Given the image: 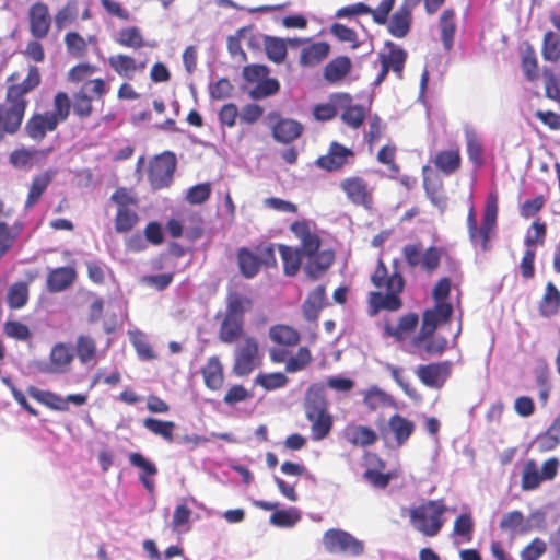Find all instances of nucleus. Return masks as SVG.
I'll return each mask as SVG.
<instances>
[{
  "label": "nucleus",
  "mask_w": 560,
  "mask_h": 560,
  "mask_svg": "<svg viewBox=\"0 0 560 560\" xmlns=\"http://www.w3.org/2000/svg\"><path fill=\"white\" fill-rule=\"evenodd\" d=\"M269 338L273 343L285 348H292L299 345L301 340L300 332L292 326L277 324L269 328Z\"/></svg>",
  "instance_id": "nucleus-37"
},
{
  "label": "nucleus",
  "mask_w": 560,
  "mask_h": 560,
  "mask_svg": "<svg viewBox=\"0 0 560 560\" xmlns=\"http://www.w3.org/2000/svg\"><path fill=\"white\" fill-rule=\"evenodd\" d=\"M77 270L72 266H65L50 269L46 279V289L50 293L66 291L75 282Z\"/></svg>",
  "instance_id": "nucleus-22"
},
{
  "label": "nucleus",
  "mask_w": 560,
  "mask_h": 560,
  "mask_svg": "<svg viewBox=\"0 0 560 560\" xmlns=\"http://www.w3.org/2000/svg\"><path fill=\"white\" fill-rule=\"evenodd\" d=\"M176 170V158L173 152H164L156 156L150 165L148 179L153 189L170 186Z\"/></svg>",
  "instance_id": "nucleus-15"
},
{
  "label": "nucleus",
  "mask_w": 560,
  "mask_h": 560,
  "mask_svg": "<svg viewBox=\"0 0 560 560\" xmlns=\"http://www.w3.org/2000/svg\"><path fill=\"white\" fill-rule=\"evenodd\" d=\"M106 91V83L101 78L83 83L80 90L73 94L71 108L74 114L81 119L89 118L93 113L92 101L102 98Z\"/></svg>",
  "instance_id": "nucleus-12"
},
{
  "label": "nucleus",
  "mask_w": 560,
  "mask_h": 560,
  "mask_svg": "<svg viewBox=\"0 0 560 560\" xmlns=\"http://www.w3.org/2000/svg\"><path fill=\"white\" fill-rule=\"evenodd\" d=\"M339 188L347 200L357 207L371 210L374 206V187L360 175L343 177L339 182Z\"/></svg>",
  "instance_id": "nucleus-10"
},
{
  "label": "nucleus",
  "mask_w": 560,
  "mask_h": 560,
  "mask_svg": "<svg viewBox=\"0 0 560 560\" xmlns=\"http://www.w3.org/2000/svg\"><path fill=\"white\" fill-rule=\"evenodd\" d=\"M466 149L468 158L475 166L480 167L483 165V147L474 131L466 132Z\"/></svg>",
  "instance_id": "nucleus-58"
},
{
  "label": "nucleus",
  "mask_w": 560,
  "mask_h": 560,
  "mask_svg": "<svg viewBox=\"0 0 560 560\" xmlns=\"http://www.w3.org/2000/svg\"><path fill=\"white\" fill-rule=\"evenodd\" d=\"M278 249L283 262L284 275L295 276L301 268L302 257H304L301 250L283 244L279 245Z\"/></svg>",
  "instance_id": "nucleus-46"
},
{
  "label": "nucleus",
  "mask_w": 560,
  "mask_h": 560,
  "mask_svg": "<svg viewBox=\"0 0 560 560\" xmlns=\"http://www.w3.org/2000/svg\"><path fill=\"white\" fill-rule=\"evenodd\" d=\"M326 305V290L324 285H317L311 291L303 304V313L307 320L317 319L319 312Z\"/></svg>",
  "instance_id": "nucleus-43"
},
{
  "label": "nucleus",
  "mask_w": 560,
  "mask_h": 560,
  "mask_svg": "<svg viewBox=\"0 0 560 560\" xmlns=\"http://www.w3.org/2000/svg\"><path fill=\"white\" fill-rule=\"evenodd\" d=\"M139 222L138 213L131 208L117 209L114 225L117 233L130 232Z\"/></svg>",
  "instance_id": "nucleus-53"
},
{
  "label": "nucleus",
  "mask_w": 560,
  "mask_h": 560,
  "mask_svg": "<svg viewBox=\"0 0 560 560\" xmlns=\"http://www.w3.org/2000/svg\"><path fill=\"white\" fill-rule=\"evenodd\" d=\"M148 60L137 62V60L127 54H117L109 56V67L119 75L126 79H133L137 72H142L147 68Z\"/></svg>",
  "instance_id": "nucleus-24"
},
{
  "label": "nucleus",
  "mask_w": 560,
  "mask_h": 560,
  "mask_svg": "<svg viewBox=\"0 0 560 560\" xmlns=\"http://www.w3.org/2000/svg\"><path fill=\"white\" fill-rule=\"evenodd\" d=\"M304 410L306 419L312 423V439L322 441L332 428V417L327 410L324 384L314 383L307 388L304 397Z\"/></svg>",
  "instance_id": "nucleus-5"
},
{
  "label": "nucleus",
  "mask_w": 560,
  "mask_h": 560,
  "mask_svg": "<svg viewBox=\"0 0 560 560\" xmlns=\"http://www.w3.org/2000/svg\"><path fill=\"white\" fill-rule=\"evenodd\" d=\"M301 518L298 510H275L270 516V523L278 527H293Z\"/></svg>",
  "instance_id": "nucleus-62"
},
{
  "label": "nucleus",
  "mask_w": 560,
  "mask_h": 560,
  "mask_svg": "<svg viewBox=\"0 0 560 560\" xmlns=\"http://www.w3.org/2000/svg\"><path fill=\"white\" fill-rule=\"evenodd\" d=\"M65 45L73 57L81 58L88 52V43L78 32H68L65 35Z\"/></svg>",
  "instance_id": "nucleus-60"
},
{
  "label": "nucleus",
  "mask_w": 560,
  "mask_h": 560,
  "mask_svg": "<svg viewBox=\"0 0 560 560\" xmlns=\"http://www.w3.org/2000/svg\"><path fill=\"white\" fill-rule=\"evenodd\" d=\"M280 90V83L276 78L260 80L250 91L249 96L253 100H262L277 94Z\"/></svg>",
  "instance_id": "nucleus-56"
},
{
  "label": "nucleus",
  "mask_w": 560,
  "mask_h": 560,
  "mask_svg": "<svg viewBox=\"0 0 560 560\" xmlns=\"http://www.w3.org/2000/svg\"><path fill=\"white\" fill-rule=\"evenodd\" d=\"M237 265L241 275L246 279H252L260 271V264L256 253L247 247H240L236 252Z\"/></svg>",
  "instance_id": "nucleus-42"
},
{
  "label": "nucleus",
  "mask_w": 560,
  "mask_h": 560,
  "mask_svg": "<svg viewBox=\"0 0 560 560\" xmlns=\"http://www.w3.org/2000/svg\"><path fill=\"white\" fill-rule=\"evenodd\" d=\"M498 195L490 192L488 195L485 211L482 214L481 225L478 224L468 231V236L471 244L479 247L482 252L491 249L490 241L495 236L498 225Z\"/></svg>",
  "instance_id": "nucleus-7"
},
{
  "label": "nucleus",
  "mask_w": 560,
  "mask_h": 560,
  "mask_svg": "<svg viewBox=\"0 0 560 560\" xmlns=\"http://www.w3.org/2000/svg\"><path fill=\"white\" fill-rule=\"evenodd\" d=\"M453 363L448 360L419 365L416 374L420 382L431 388L440 389L450 378Z\"/></svg>",
  "instance_id": "nucleus-19"
},
{
  "label": "nucleus",
  "mask_w": 560,
  "mask_h": 560,
  "mask_svg": "<svg viewBox=\"0 0 560 560\" xmlns=\"http://www.w3.org/2000/svg\"><path fill=\"white\" fill-rule=\"evenodd\" d=\"M352 61L347 56L332 58L323 70V78L331 84L342 81L351 71Z\"/></svg>",
  "instance_id": "nucleus-32"
},
{
  "label": "nucleus",
  "mask_w": 560,
  "mask_h": 560,
  "mask_svg": "<svg viewBox=\"0 0 560 560\" xmlns=\"http://www.w3.org/2000/svg\"><path fill=\"white\" fill-rule=\"evenodd\" d=\"M55 176V172L51 170H47L35 177H33L32 183L30 185L28 194L24 203L25 209L33 208L42 198L43 194L48 188L49 184L52 182Z\"/></svg>",
  "instance_id": "nucleus-35"
},
{
  "label": "nucleus",
  "mask_w": 560,
  "mask_h": 560,
  "mask_svg": "<svg viewBox=\"0 0 560 560\" xmlns=\"http://www.w3.org/2000/svg\"><path fill=\"white\" fill-rule=\"evenodd\" d=\"M52 152V148L35 149L20 148L13 150L9 155V162L19 168L31 167L33 164L45 161Z\"/></svg>",
  "instance_id": "nucleus-28"
},
{
  "label": "nucleus",
  "mask_w": 560,
  "mask_h": 560,
  "mask_svg": "<svg viewBox=\"0 0 560 560\" xmlns=\"http://www.w3.org/2000/svg\"><path fill=\"white\" fill-rule=\"evenodd\" d=\"M538 310L540 316L546 318L558 314L560 310V291L552 282H548L546 284L545 293L539 301Z\"/></svg>",
  "instance_id": "nucleus-41"
},
{
  "label": "nucleus",
  "mask_w": 560,
  "mask_h": 560,
  "mask_svg": "<svg viewBox=\"0 0 560 560\" xmlns=\"http://www.w3.org/2000/svg\"><path fill=\"white\" fill-rule=\"evenodd\" d=\"M264 47L269 60L275 63H282L288 54L287 42L279 37L266 36Z\"/></svg>",
  "instance_id": "nucleus-51"
},
{
  "label": "nucleus",
  "mask_w": 560,
  "mask_h": 560,
  "mask_svg": "<svg viewBox=\"0 0 560 560\" xmlns=\"http://www.w3.org/2000/svg\"><path fill=\"white\" fill-rule=\"evenodd\" d=\"M453 307L450 303H435L433 308L425 310L422 314V325L413 339L415 346H420L431 337L439 325L450 320Z\"/></svg>",
  "instance_id": "nucleus-14"
},
{
  "label": "nucleus",
  "mask_w": 560,
  "mask_h": 560,
  "mask_svg": "<svg viewBox=\"0 0 560 560\" xmlns=\"http://www.w3.org/2000/svg\"><path fill=\"white\" fill-rule=\"evenodd\" d=\"M78 10L74 1H70L60 8L54 18L55 26L57 31H61L65 27L72 24L77 19Z\"/></svg>",
  "instance_id": "nucleus-61"
},
{
  "label": "nucleus",
  "mask_w": 560,
  "mask_h": 560,
  "mask_svg": "<svg viewBox=\"0 0 560 560\" xmlns=\"http://www.w3.org/2000/svg\"><path fill=\"white\" fill-rule=\"evenodd\" d=\"M75 355L81 364L95 365L97 362V343L90 335H79L74 345Z\"/></svg>",
  "instance_id": "nucleus-36"
},
{
  "label": "nucleus",
  "mask_w": 560,
  "mask_h": 560,
  "mask_svg": "<svg viewBox=\"0 0 560 560\" xmlns=\"http://www.w3.org/2000/svg\"><path fill=\"white\" fill-rule=\"evenodd\" d=\"M261 364V354L258 340L253 336H245L234 351L233 373L236 376L249 375Z\"/></svg>",
  "instance_id": "nucleus-9"
},
{
  "label": "nucleus",
  "mask_w": 560,
  "mask_h": 560,
  "mask_svg": "<svg viewBox=\"0 0 560 560\" xmlns=\"http://www.w3.org/2000/svg\"><path fill=\"white\" fill-rule=\"evenodd\" d=\"M521 66H522L524 75L528 81H535L538 79V77H539L538 59H537L535 49L529 45L522 54Z\"/></svg>",
  "instance_id": "nucleus-55"
},
{
  "label": "nucleus",
  "mask_w": 560,
  "mask_h": 560,
  "mask_svg": "<svg viewBox=\"0 0 560 560\" xmlns=\"http://www.w3.org/2000/svg\"><path fill=\"white\" fill-rule=\"evenodd\" d=\"M541 475L538 470L537 463L528 459L523 467L521 487L524 491L535 490L542 482Z\"/></svg>",
  "instance_id": "nucleus-52"
},
{
  "label": "nucleus",
  "mask_w": 560,
  "mask_h": 560,
  "mask_svg": "<svg viewBox=\"0 0 560 560\" xmlns=\"http://www.w3.org/2000/svg\"><path fill=\"white\" fill-rule=\"evenodd\" d=\"M28 395L42 405L57 411H68L69 406L63 397L49 390H43L35 386L27 389Z\"/></svg>",
  "instance_id": "nucleus-45"
},
{
  "label": "nucleus",
  "mask_w": 560,
  "mask_h": 560,
  "mask_svg": "<svg viewBox=\"0 0 560 560\" xmlns=\"http://www.w3.org/2000/svg\"><path fill=\"white\" fill-rule=\"evenodd\" d=\"M386 52H380L378 59L381 62V71L375 79V84L378 85L386 79L389 71L396 73L397 78H402L405 63L407 60V51L393 42H386Z\"/></svg>",
  "instance_id": "nucleus-16"
},
{
  "label": "nucleus",
  "mask_w": 560,
  "mask_h": 560,
  "mask_svg": "<svg viewBox=\"0 0 560 560\" xmlns=\"http://www.w3.org/2000/svg\"><path fill=\"white\" fill-rule=\"evenodd\" d=\"M411 24L412 12L400 5L389 20L387 30L392 36L404 38L410 32Z\"/></svg>",
  "instance_id": "nucleus-39"
},
{
  "label": "nucleus",
  "mask_w": 560,
  "mask_h": 560,
  "mask_svg": "<svg viewBox=\"0 0 560 560\" xmlns=\"http://www.w3.org/2000/svg\"><path fill=\"white\" fill-rule=\"evenodd\" d=\"M201 374L207 388L219 390L224 384V370L219 357H210L201 369Z\"/></svg>",
  "instance_id": "nucleus-31"
},
{
  "label": "nucleus",
  "mask_w": 560,
  "mask_h": 560,
  "mask_svg": "<svg viewBox=\"0 0 560 560\" xmlns=\"http://www.w3.org/2000/svg\"><path fill=\"white\" fill-rule=\"evenodd\" d=\"M305 264V272L312 279L322 276L334 262L335 255L331 250H317L314 255H307Z\"/></svg>",
  "instance_id": "nucleus-33"
},
{
  "label": "nucleus",
  "mask_w": 560,
  "mask_h": 560,
  "mask_svg": "<svg viewBox=\"0 0 560 560\" xmlns=\"http://www.w3.org/2000/svg\"><path fill=\"white\" fill-rule=\"evenodd\" d=\"M432 162L434 167L445 176L456 173L462 166L459 148L439 151Z\"/></svg>",
  "instance_id": "nucleus-29"
},
{
  "label": "nucleus",
  "mask_w": 560,
  "mask_h": 560,
  "mask_svg": "<svg viewBox=\"0 0 560 560\" xmlns=\"http://www.w3.org/2000/svg\"><path fill=\"white\" fill-rule=\"evenodd\" d=\"M441 40L446 50H451L456 32L455 11L446 9L440 16Z\"/></svg>",
  "instance_id": "nucleus-49"
},
{
  "label": "nucleus",
  "mask_w": 560,
  "mask_h": 560,
  "mask_svg": "<svg viewBox=\"0 0 560 560\" xmlns=\"http://www.w3.org/2000/svg\"><path fill=\"white\" fill-rule=\"evenodd\" d=\"M354 158L355 153L351 148H348L338 141H331L326 154L319 155L315 160V165L328 173H336L352 165Z\"/></svg>",
  "instance_id": "nucleus-13"
},
{
  "label": "nucleus",
  "mask_w": 560,
  "mask_h": 560,
  "mask_svg": "<svg viewBox=\"0 0 560 560\" xmlns=\"http://www.w3.org/2000/svg\"><path fill=\"white\" fill-rule=\"evenodd\" d=\"M444 253V248L436 246H430L422 250L421 243L407 244L402 247V256L408 267L416 268L420 266L428 275L436 271Z\"/></svg>",
  "instance_id": "nucleus-8"
},
{
  "label": "nucleus",
  "mask_w": 560,
  "mask_h": 560,
  "mask_svg": "<svg viewBox=\"0 0 560 560\" xmlns=\"http://www.w3.org/2000/svg\"><path fill=\"white\" fill-rule=\"evenodd\" d=\"M541 55L546 61L557 62L560 59V37L548 31L544 35Z\"/></svg>",
  "instance_id": "nucleus-54"
},
{
  "label": "nucleus",
  "mask_w": 560,
  "mask_h": 560,
  "mask_svg": "<svg viewBox=\"0 0 560 560\" xmlns=\"http://www.w3.org/2000/svg\"><path fill=\"white\" fill-rule=\"evenodd\" d=\"M143 427L152 434L161 436L168 443H173L175 441L174 431L176 429V423L174 421L149 417L143 420Z\"/></svg>",
  "instance_id": "nucleus-48"
},
{
  "label": "nucleus",
  "mask_w": 560,
  "mask_h": 560,
  "mask_svg": "<svg viewBox=\"0 0 560 560\" xmlns=\"http://www.w3.org/2000/svg\"><path fill=\"white\" fill-rule=\"evenodd\" d=\"M22 226L21 222H16L12 226L3 221L0 222V260L14 246Z\"/></svg>",
  "instance_id": "nucleus-50"
},
{
  "label": "nucleus",
  "mask_w": 560,
  "mask_h": 560,
  "mask_svg": "<svg viewBox=\"0 0 560 560\" xmlns=\"http://www.w3.org/2000/svg\"><path fill=\"white\" fill-rule=\"evenodd\" d=\"M291 232L301 241V254L306 257L314 255L320 247L322 240L310 229V224L305 221H294L290 226Z\"/></svg>",
  "instance_id": "nucleus-23"
},
{
  "label": "nucleus",
  "mask_w": 560,
  "mask_h": 560,
  "mask_svg": "<svg viewBox=\"0 0 560 560\" xmlns=\"http://www.w3.org/2000/svg\"><path fill=\"white\" fill-rule=\"evenodd\" d=\"M312 361V354L308 348H299L295 355H291L285 364V371L288 373H294L305 369Z\"/></svg>",
  "instance_id": "nucleus-64"
},
{
  "label": "nucleus",
  "mask_w": 560,
  "mask_h": 560,
  "mask_svg": "<svg viewBox=\"0 0 560 560\" xmlns=\"http://www.w3.org/2000/svg\"><path fill=\"white\" fill-rule=\"evenodd\" d=\"M323 545L329 553L358 557L364 552L363 541L339 528L327 529L323 535Z\"/></svg>",
  "instance_id": "nucleus-11"
},
{
  "label": "nucleus",
  "mask_w": 560,
  "mask_h": 560,
  "mask_svg": "<svg viewBox=\"0 0 560 560\" xmlns=\"http://www.w3.org/2000/svg\"><path fill=\"white\" fill-rule=\"evenodd\" d=\"M115 42L119 46L135 50L141 49L147 45L143 34L138 26H128L121 28L118 32Z\"/></svg>",
  "instance_id": "nucleus-47"
},
{
  "label": "nucleus",
  "mask_w": 560,
  "mask_h": 560,
  "mask_svg": "<svg viewBox=\"0 0 560 560\" xmlns=\"http://www.w3.org/2000/svg\"><path fill=\"white\" fill-rule=\"evenodd\" d=\"M445 511L446 506L443 500H428L409 510L410 524L423 536L434 537L444 525L442 515Z\"/></svg>",
  "instance_id": "nucleus-6"
},
{
  "label": "nucleus",
  "mask_w": 560,
  "mask_h": 560,
  "mask_svg": "<svg viewBox=\"0 0 560 560\" xmlns=\"http://www.w3.org/2000/svg\"><path fill=\"white\" fill-rule=\"evenodd\" d=\"M74 359V353L70 345L66 342H58L52 346L49 353V371L52 373H68L71 370V364Z\"/></svg>",
  "instance_id": "nucleus-27"
},
{
  "label": "nucleus",
  "mask_w": 560,
  "mask_h": 560,
  "mask_svg": "<svg viewBox=\"0 0 560 560\" xmlns=\"http://www.w3.org/2000/svg\"><path fill=\"white\" fill-rule=\"evenodd\" d=\"M267 121L273 139L280 143L293 142L303 132L302 124L291 118H283L278 112H270L267 115Z\"/></svg>",
  "instance_id": "nucleus-18"
},
{
  "label": "nucleus",
  "mask_w": 560,
  "mask_h": 560,
  "mask_svg": "<svg viewBox=\"0 0 560 560\" xmlns=\"http://www.w3.org/2000/svg\"><path fill=\"white\" fill-rule=\"evenodd\" d=\"M130 340L136 349L138 357L141 360L150 361L156 358L155 352L152 349L151 343L149 342L147 336L142 331H135L130 334Z\"/></svg>",
  "instance_id": "nucleus-57"
},
{
  "label": "nucleus",
  "mask_w": 560,
  "mask_h": 560,
  "mask_svg": "<svg viewBox=\"0 0 560 560\" xmlns=\"http://www.w3.org/2000/svg\"><path fill=\"white\" fill-rule=\"evenodd\" d=\"M338 97L345 100L348 103V105L341 113L342 122L352 129L360 128L363 125L366 117L365 107L359 104H350L352 98L347 93L340 94Z\"/></svg>",
  "instance_id": "nucleus-40"
},
{
  "label": "nucleus",
  "mask_w": 560,
  "mask_h": 560,
  "mask_svg": "<svg viewBox=\"0 0 560 560\" xmlns=\"http://www.w3.org/2000/svg\"><path fill=\"white\" fill-rule=\"evenodd\" d=\"M364 460L369 466L363 472V479L375 489H385L394 478L393 472H384L386 462L376 453H366Z\"/></svg>",
  "instance_id": "nucleus-21"
},
{
  "label": "nucleus",
  "mask_w": 560,
  "mask_h": 560,
  "mask_svg": "<svg viewBox=\"0 0 560 560\" xmlns=\"http://www.w3.org/2000/svg\"><path fill=\"white\" fill-rule=\"evenodd\" d=\"M388 428L397 446H402L415 432L416 424L401 415L395 413L388 420Z\"/></svg>",
  "instance_id": "nucleus-38"
},
{
  "label": "nucleus",
  "mask_w": 560,
  "mask_h": 560,
  "mask_svg": "<svg viewBox=\"0 0 560 560\" xmlns=\"http://www.w3.org/2000/svg\"><path fill=\"white\" fill-rule=\"evenodd\" d=\"M25 276L27 278L26 282H15L8 289L7 303L12 310H20L27 304L30 299L28 283L33 282L38 277V271L35 269L27 270Z\"/></svg>",
  "instance_id": "nucleus-26"
},
{
  "label": "nucleus",
  "mask_w": 560,
  "mask_h": 560,
  "mask_svg": "<svg viewBox=\"0 0 560 560\" xmlns=\"http://www.w3.org/2000/svg\"><path fill=\"white\" fill-rule=\"evenodd\" d=\"M330 52L327 42H316L302 48L299 63L303 67H314L324 61Z\"/></svg>",
  "instance_id": "nucleus-34"
},
{
  "label": "nucleus",
  "mask_w": 560,
  "mask_h": 560,
  "mask_svg": "<svg viewBox=\"0 0 560 560\" xmlns=\"http://www.w3.org/2000/svg\"><path fill=\"white\" fill-rule=\"evenodd\" d=\"M28 30L35 39L45 38L51 27L52 19L49 7L43 1L33 3L27 12Z\"/></svg>",
  "instance_id": "nucleus-20"
},
{
  "label": "nucleus",
  "mask_w": 560,
  "mask_h": 560,
  "mask_svg": "<svg viewBox=\"0 0 560 560\" xmlns=\"http://www.w3.org/2000/svg\"><path fill=\"white\" fill-rule=\"evenodd\" d=\"M419 322V317L415 313H409L401 316L396 326L390 323H386L384 327L385 335L387 337H394L397 340H402L407 335L412 332Z\"/></svg>",
  "instance_id": "nucleus-44"
},
{
  "label": "nucleus",
  "mask_w": 560,
  "mask_h": 560,
  "mask_svg": "<svg viewBox=\"0 0 560 560\" xmlns=\"http://www.w3.org/2000/svg\"><path fill=\"white\" fill-rule=\"evenodd\" d=\"M371 282L377 289L369 294V303L373 314L382 310L396 312L402 307L400 295L405 290L406 281L398 258L392 261V272H389L383 259L380 258L371 275Z\"/></svg>",
  "instance_id": "nucleus-2"
},
{
  "label": "nucleus",
  "mask_w": 560,
  "mask_h": 560,
  "mask_svg": "<svg viewBox=\"0 0 560 560\" xmlns=\"http://www.w3.org/2000/svg\"><path fill=\"white\" fill-rule=\"evenodd\" d=\"M343 439L352 446L368 447L374 445L377 440V433L370 427L349 423L342 431Z\"/></svg>",
  "instance_id": "nucleus-25"
},
{
  "label": "nucleus",
  "mask_w": 560,
  "mask_h": 560,
  "mask_svg": "<svg viewBox=\"0 0 560 560\" xmlns=\"http://www.w3.org/2000/svg\"><path fill=\"white\" fill-rule=\"evenodd\" d=\"M395 2L396 0H382L376 9H372L363 2H357L338 9L335 16L337 19H346L355 15L370 14L376 24L384 25L388 21V15L395 5Z\"/></svg>",
  "instance_id": "nucleus-17"
},
{
  "label": "nucleus",
  "mask_w": 560,
  "mask_h": 560,
  "mask_svg": "<svg viewBox=\"0 0 560 560\" xmlns=\"http://www.w3.org/2000/svg\"><path fill=\"white\" fill-rule=\"evenodd\" d=\"M40 82L38 68L31 66L22 82L8 84L4 101L0 103V141L20 130L28 105L26 95Z\"/></svg>",
  "instance_id": "nucleus-1"
},
{
  "label": "nucleus",
  "mask_w": 560,
  "mask_h": 560,
  "mask_svg": "<svg viewBox=\"0 0 560 560\" xmlns=\"http://www.w3.org/2000/svg\"><path fill=\"white\" fill-rule=\"evenodd\" d=\"M330 33L339 42L350 43L352 49H358L361 45L357 32L341 23H334L330 27Z\"/></svg>",
  "instance_id": "nucleus-63"
},
{
  "label": "nucleus",
  "mask_w": 560,
  "mask_h": 560,
  "mask_svg": "<svg viewBox=\"0 0 560 560\" xmlns=\"http://www.w3.org/2000/svg\"><path fill=\"white\" fill-rule=\"evenodd\" d=\"M71 101L66 92H57L52 100V110L34 113L24 125V132L31 140L39 143L48 132L57 130L58 125L68 119Z\"/></svg>",
  "instance_id": "nucleus-3"
},
{
  "label": "nucleus",
  "mask_w": 560,
  "mask_h": 560,
  "mask_svg": "<svg viewBox=\"0 0 560 560\" xmlns=\"http://www.w3.org/2000/svg\"><path fill=\"white\" fill-rule=\"evenodd\" d=\"M289 382L287 375L282 372L259 373L255 378V384L266 390H275L284 387Z\"/></svg>",
  "instance_id": "nucleus-59"
},
{
  "label": "nucleus",
  "mask_w": 560,
  "mask_h": 560,
  "mask_svg": "<svg viewBox=\"0 0 560 560\" xmlns=\"http://www.w3.org/2000/svg\"><path fill=\"white\" fill-rule=\"evenodd\" d=\"M254 301L237 291H229L225 298V312L219 327L218 337L223 343H234L244 336L245 314L253 308Z\"/></svg>",
  "instance_id": "nucleus-4"
},
{
  "label": "nucleus",
  "mask_w": 560,
  "mask_h": 560,
  "mask_svg": "<svg viewBox=\"0 0 560 560\" xmlns=\"http://www.w3.org/2000/svg\"><path fill=\"white\" fill-rule=\"evenodd\" d=\"M129 463L141 470L139 474V480L143 485V487L150 492L153 493L155 489L154 480L150 478V476H155L158 474V467L154 463L147 459L141 453L133 452L129 454Z\"/></svg>",
  "instance_id": "nucleus-30"
}]
</instances>
